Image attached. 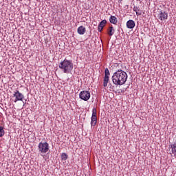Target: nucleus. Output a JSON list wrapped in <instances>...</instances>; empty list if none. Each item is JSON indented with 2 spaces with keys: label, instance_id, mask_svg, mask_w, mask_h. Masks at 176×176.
Masks as SVG:
<instances>
[{
  "label": "nucleus",
  "instance_id": "f257e3e1",
  "mask_svg": "<svg viewBox=\"0 0 176 176\" xmlns=\"http://www.w3.org/2000/svg\"><path fill=\"white\" fill-rule=\"evenodd\" d=\"M127 73L123 70H118L112 76V82L116 86H122L127 82Z\"/></svg>",
  "mask_w": 176,
  "mask_h": 176
},
{
  "label": "nucleus",
  "instance_id": "f03ea898",
  "mask_svg": "<svg viewBox=\"0 0 176 176\" xmlns=\"http://www.w3.org/2000/svg\"><path fill=\"white\" fill-rule=\"evenodd\" d=\"M59 68L64 72V74H71L72 69H74V63L72 60L65 58L59 64Z\"/></svg>",
  "mask_w": 176,
  "mask_h": 176
},
{
  "label": "nucleus",
  "instance_id": "7ed1b4c3",
  "mask_svg": "<svg viewBox=\"0 0 176 176\" xmlns=\"http://www.w3.org/2000/svg\"><path fill=\"white\" fill-rule=\"evenodd\" d=\"M38 152L41 153H47L49 152V143L44 142H40L38 146Z\"/></svg>",
  "mask_w": 176,
  "mask_h": 176
},
{
  "label": "nucleus",
  "instance_id": "20e7f679",
  "mask_svg": "<svg viewBox=\"0 0 176 176\" xmlns=\"http://www.w3.org/2000/svg\"><path fill=\"white\" fill-rule=\"evenodd\" d=\"M90 91H82L79 94V98L83 101H89L90 100Z\"/></svg>",
  "mask_w": 176,
  "mask_h": 176
},
{
  "label": "nucleus",
  "instance_id": "39448f33",
  "mask_svg": "<svg viewBox=\"0 0 176 176\" xmlns=\"http://www.w3.org/2000/svg\"><path fill=\"white\" fill-rule=\"evenodd\" d=\"M13 97L15 98L14 102H17V101H23V100H24V95L21 94L19 90L14 91Z\"/></svg>",
  "mask_w": 176,
  "mask_h": 176
},
{
  "label": "nucleus",
  "instance_id": "423d86ee",
  "mask_svg": "<svg viewBox=\"0 0 176 176\" xmlns=\"http://www.w3.org/2000/svg\"><path fill=\"white\" fill-rule=\"evenodd\" d=\"M111 74L109 73V69L106 68L104 70V78L103 80V86L104 87H107L108 86V82H109V76Z\"/></svg>",
  "mask_w": 176,
  "mask_h": 176
},
{
  "label": "nucleus",
  "instance_id": "0eeeda50",
  "mask_svg": "<svg viewBox=\"0 0 176 176\" xmlns=\"http://www.w3.org/2000/svg\"><path fill=\"white\" fill-rule=\"evenodd\" d=\"M97 124V109L94 108L92 109V116L91 118V125L96 126Z\"/></svg>",
  "mask_w": 176,
  "mask_h": 176
},
{
  "label": "nucleus",
  "instance_id": "6e6552de",
  "mask_svg": "<svg viewBox=\"0 0 176 176\" xmlns=\"http://www.w3.org/2000/svg\"><path fill=\"white\" fill-rule=\"evenodd\" d=\"M167 17H168V14L166 12H162V10H160V14H158L159 20L163 21V20H167Z\"/></svg>",
  "mask_w": 176,
  "mask_h": 176
},
{
  "label": "nucleus",
  "instance_id": "1a4fd4ad",
  "mask_svg": "<svg viewBox=\"0 0 176 176\" xmlns=\"http://www.w3.org/2000/svg\"><path fill=\"white\" fill-rule=\"evenodd\" d=\"M105 24H107V20L104 19L102 20L98 25V31H99V32H101V31H102V29L104 28V27H105Z\"/></svg>",
  "mask_w": 176,
  "mask_h": 176
},
{
  "label": "nucleus",
  "instance_id": "9d476101",
  "mask_svg": "<svg viewBox=\"0 0 176 176\" xmlns=\"http://www.w3.org/2000/svg\"><path fill=\"white\" fill-rule=\"evenodd\" d=\"M126 27H127V28H129L130 30H133V28H134V27H135V22H134V21H133V20H129L126 22Z\"/></svg>",
  "mask_w": 176,
  "mask_h": 176
},
{
  "label": "nucleus",
  "instance_id": "9b49d317",
  "mask_svg": "<svg viewBox=\"0 0 176 176\" xmlns=\"http://www.w3.org/2000/svg\"><path fill=\"white\" fill-rule=\"evenodd\" d=\"M77 32L79 35H84L85 32H86V28L84 26H80L78 28Z\"/></svg>",
  "mask_w": 176,
  "mask_h": 176
},
{
  "label": "nucleus",
  "instance_id": "f8f14e48",
  "mask_svg": "<svg viewBox=\"0 0 176 176\" xmlns=\"http://www.w3.org/2000/svg\"><path fill=\"white\" fill-rule=\"evenodd\" d=\"M109 21L111 24L117 25L118 24V18L115 16H111L109 18Z\"/></svg>",
  "mask_w": 176,
  "mask_h": 176
},
{
  "label": "nucleus",
  "instance_id": "ddd939ff",
  "mask_svg": "<svg viewBox=\"0 0 176 176\" xmlns=\"http://www.w3.org/2000/svg\"><path fill=\"white\" fill-rule=\"evenodd\" d=\"M133 10V12H135L137 16H141L142 12H140V7L134 6Z\"/></svg>",
  "mask_w": 176,
  "mask_h": 176
},
{
  "label": "nucleus",
  "instance_id": "4468645a",
  "mask_svg": "<svg viewBox=\"0 0 176 176\" xmlns=\"http://www.w3.org/2000/svg\"><path fill=\"white\" fill-rule=\"evenodd\" d=\"M115 34V29L112 26H110L108 30V34L109 36H112Z\"/></svg>",
  "mask_w": 176,
  "mask_h": 176
},
{
  "label": "nucleus",
  "instance_id": "2eb2a0df",
  "mask_svg": "<svg viewBox=\"0 0 176 176\" xmlns=\"http://www.w3.org/2000/svg\"><path fill=\"white\" fill-rule=\"evenodd\" d=\"M5 135V129L3 126H0V137H3Z\"/></svg>",
  "mask_w": 176,
  "mask_h": 176
},
{
  "label": "nucleus",
  "instance_id": "dca6fc26",
  "mask_svg": "<svg viewBox=\"0 0 176 176\" xmlns=\"http://www.w3.org/2000/svg\"><path fill=\"white\" fill-rule=\"evenodd\" d=\"M61 159L62 160H67V159H68V155L65 153H63L61 155Z\"/></svg>",
  "mask_w": 176,
  "mask_h": 176
},
{
  "label": "nucleus",
  "instance_id": "f3484780",
  "mask_svg": "<svg viewBox=\"0 0 176 176\" xmlns=\"http://www.w3.org/2000/svg\"><path fill=\"white\" fill-rule=\"evenodd\" d=\"M23 104H25V102H23Z\"/></svg>",
  "mask_w": 176,
  "mask_h": 176
}]
</instances>
